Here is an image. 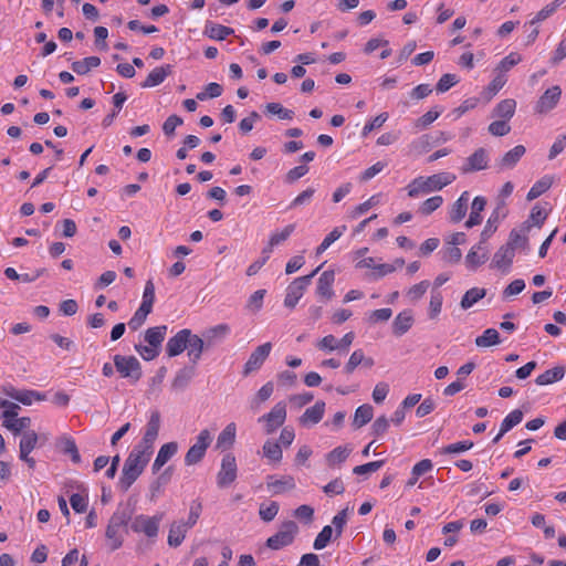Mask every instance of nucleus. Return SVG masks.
I'll use <instances>...</instances> for the list:
<instances>
[{"label": "nucleus", "instance_id": "1", "mask_svg": "<svg viewBox=\"0 0 566 566\" xmlns=\"http://www.w3.org/2000/svg\"><path fill=\"white\" fill-rule=\"evenodd\" d=\"M153 451L135 444L124 461L122 474L118 480V485L123 491H127L143 474L147 467Z\"/></svg>", "mask_w": 566, "mask_h": 566}, {"label": "nucleus", "instance_id": "2", "mask_svg": "<svg viewBox=\"0 0 566 566\" xmlns=\"http://www.w3.org/2000/svg\"><path fill=\"white\" fill-rule=\"evenodd\" d=\"M454 180L455 175L452 172H439L429 177H418L407 186L408 196L417 198L422 193L438 191Z\"/></svg>", "mask_w": 566, "mask_h": 566}, {"label": "nucleus", "instance_id": "3", "mask_svg": "<svg viewBox=\"0 0 566 566\" xmlns=\"http://www.w3.org/2000/svg\"><path fill=\"white\" fill-rule=\"evenodd\" d=\"M165 514L158 512L153 516L145 514L136 515L130 523V530L134 533L144 534L148 538H156L159 532V525L164 520Z\"/></svg>", "mask_w": 566, "mask_h": 566}, {"label": "nucleus", "instance_id": "4", "mask_svg": "<svg viewBox=\"0 0 566 566\" xmlns=\"http://www.w3.org/2000/svg\"><path fill=\"white\" fill-rule=\"evenodd\" d=\"M321 266L316 268L311 274L296 277L287 287L284 298V305L290 308H294L297 302L304 295V292L312 283V279L319 271Z\"/></svg>", "mask_w": 566, "mask_h": 566}, {"label": "nucleus", "instance_id": "5", "mask_svg": "<svg viewBox=\"0 0 566 566\" xmlns=\"http://www.w3.org/2000/svg\"><path fill=\"white\" fill-rule=\"evenodd\" d=\"M114 366L123 378L135 384L142 378V365L135 356H114Z\"/></svg>", "mask_w": 566, "mask_h": 566}, {"label": "nucleus", "instance_id": "6", "mask_svg": "<svg viewBox=\"0 0 566 566\" xmlns=\"http://www.w3.org/2000/svg\"><path fill=\"white\" fill-rule=\"evenodd\" d=\"M297 531L298 526L294 521H286L274 535L268 538L266 546L274 551L281 549L292 544Z\"/></svg>", "mask_w": 566, "mask_h": 566}, {"label": "nucleus", "instance_id": "7", "mask_svg": "<svg viewBox=\"0 0 566 566\" xmlns=\"http://www.w3.org/2000/svg\"><path fill=\"white\" fill-rule=\"evenodd\" d=\"M211 441L212 437L210 431L208 429L201 430L196 438V442L189 448L185 455L186 465H195L199 463L203 459Z\"/></svg>", "mask_w": 566, "mask_h": 566}, {"label": "nucleus", "instance_id": "8", "mask_svg": "<svg viewBox=\"0 0 566 566\" xmlns=\"http://www.w3.org/2000/svg\"><path fill=\"white\" fill-rule=\"evenodd\" d=\"M286 420V406L283 401L277 402L270 412L261 416L258 421L264 422V432L272 434L275 432Z\"/></svg>", "mask_w": 566, "mask_h": 566}, {"label": "nucleus", "instance_id": "9", "mask_svg": "<svg viewBox=\"0 0 566 566\" xmlns=\"http://www.w3.org/2000/svg\"><path fill=\"white\" fill-rule=\"evenodd\" d=\"M160 423L161 418L159 411H151L145 427L144 436L137 444L154 452V444L159 433Z\"/></svg>", "mask_w": 566, "mask_h": 566}, {"label": "nucleus", "instance_id": "10", "mask_svg": "<svg viewBox=\"0 0 566 566\" xmlns=\"http://www.w3.org/2000/svg\"><path fill=\"white\" fill-rule=\"evenodd\" d=\"M272 350V344L270 342L258 346L249 356L247 363L243 366V376L258 371Z\"/></svg>", "mask_w": 566, "mask_h": 566}, {"label": "nucleus", "instance_id": "11", "mask_svg": "<svg viewBox=\"0 0 566 566\" xmlns=\"http://www.w3.org/2000/svg\"><path fill=\"white\" fill-rule=\"evenodd\" d=\"M237 462L235 458L231 453L223 455L221 460V468L217 475V484L223 489L233 483L237 479Z\"/></svg>", "mask_w": 566, "mask_h": 566}, {"label": "nucleus", "instance_id": "12", "mask_svg": "<svg viewBox=\"0 0 566 566\" xmlns=\"http://www.w3.org/2000/svg\"><path fill=\"white\" fill-rule=\"evenodd\" d=\"M490 163V153L488 149L480 147L471 154L461 166V171L463 174L476 172L480 170H484L489 167Z\"/></svg>", "mask_w": 566, "mask_h": 566}, {"label": "nucleus", "instance_id": "13", "mask_svg": "<svg viewBox=\"0 0 566 566\" xmlns=\"http://www.w3.org/2000/svg\"><path fill=\"white\" fill-rule=\"evenodd\" d=\"M506 202L503 200H499L496 203L495 209L492 211L491 216L488 219V222L481 232V238L483 241H488L490 237L496 231L497 223L501 219H504L506 217Z\"/></svg>", "mask_w": 566, "mask_h": 566}, {"label": "nucleus", "instance_id": "14", "mask_svg": "<svg viewBox=\"0 0 566 566\" xmlns=\"http://www.w3.org/2000/svg\"><path fill=\"white\" fill-rule=\"evenodd\" d=\"M190 329H180L175 336L170 337L166 344V353L169 357H176L187 349L189 343Z\"/></svg>", "mask_w": 566, "mask_h": 566}, {"label": "nucleus", "instance_id": "15", "mask_svg": "<svg viewBox=\"0 0 566 566\" xmlns=\"http://www.w3.org/2000/svg\"><path fill=\"white\" fill-rule=\"evenodd\" d=\"M486 241L481 238L480 242L471 248L465 256V264L470 270H475L480 265L484 264L489 258V250L486 248Z\"/></svg>", "mask_w": 566, "mask_h": 566}, {"label": "nucleus", "instance_id": "16", "mask_svg": "<svg viewBox=\"0 0 566 566\" xmlns=\"http://www.w3.org/2000/svg\"><path fill=\"white\" fill-rule=\"evenodd\" d=\"M178 451V443L175 441L164 443L151 464V472L158 473L161 468L174 457Z\"/></svg>", "mask_w": 566, "mask_h": 566}, {"label": "nucleus", "instance_id": "17", "mask_svg": "<svg viewBox=\"0 0 566 566\" xmlns=\"http://www.w3.org/2000/svg\"><path fill=\"white\" fill-rule=\"evenodd\" d=\"M562 90L559 86H552L547 88L544 94L539 97L536 104V111L538 113H547L553 109L559 98H560Z\"/></svg>", "mask_w": 566, "mask_h": 566}, {"label": "nucleus", "instance_id": "18", "mask_svg": "<svg viewBox=\"0 0 566 566\" xmlns=\"http://www.w3.org/2000/svg\"><path fill=\"white\" fill-rule=\"evenodd\" d=\"M515 253L509 248L506 244L500 247V249L494 253L491 268H495L507 272L513 263V259Z\"/></svg>", "mask_w": 566, "mask_h": 566}, {"label": "nucleus", "instance_id": "19", "mask_svg": "<svg viewBox=\"0 0 566 566\" xmlns=\"http://www.w3.org/2000/svg\"><path fill=\"white\" fill-rule=\"evenodd\" d=\"M530 224H524L521 230L513 229L510 232L509 240L505 243L512 251L515 253L517 250L526 251L528 248V238L527 231L530 230Z\"/></svg>", "mask_w": 566, "mask_h": 566}, {"label": "nucleus", "instance_id": "20", "mask_svg": "<svg viewBox=\"0 0 566 566\" xmlns=\"http://www.w3.org/2000/svg\"><path fill=\"white\" fill-rule=\"evenodd\" d=\"M230 334L228 324H218L203 331L202 336L206 340L207 348L221 343Z\"/></svg>", "mask_w": 566, "mask_h": 566}, {"label": "nucleus", "instance_id": "21", "mask_svg": "<svg viewBox=\"0 0 566 566\" xmlns=\"http://www.w3.org/2000/svg\"><path fill=\"white\" fill-rule=\"evenodd\" d=\"M525 151L526 149L523 145H517L505 153L503 157L496 161L495 166L499 168V170L512 169L524 156Z\"/></svg>", "mask_w": 566, "mask_h": 566}, {"label": "nucleus", "instance_id": "22", "mask_svg": "<svg viewBox=\"0 0 566 566\" xmlns=\"http://www.w3.org/2000/svg\"><path fill=\"white\" fill-rule=\"evenodd\" d=\"M325 412V402L319 400L314 406L307 408L305 412L300 417V423L302 426H313L318 423Z\"/></svg>", "mask_w": 566, "mask_h": 566}, {"label": "nucleus", "instance_id": "23", "mask_svg": "<svg viewBox=\"0 0 566 566\" xmlns=\"http://www.w3.org/2000/svg\"><path fill=\"white\" fill-rule=\"evenodd\" d=\"M470 199L469 191H463L449 210V219L452 223L460 222L467 214Z\"/></svg>", "mask_w": 566, "mask_h": 566}, {"label": "nucleus", "instance_id": "24", "mask_svg": "<svg viewBox=\"0 0 566 566\" xmlns=\"http://www.w3.org/2000/svg\"><path fill=\"white\" fill-rule=\"evenodd\" d=\"M190 527L185 523V521H175L170 524L169 533H168V545L171 547H178L184 542L187 532Z\"/></svg>", "mask_w": 566, "mask_h": 566}, {"label": "nucleus", "instance_id": "25", "mask_svg": "<svg viewBox=\"0 0 566 566\" xmlns=\"http://www.w3.org/2000/svg\"><path fill=\"white\" fill-rule=\"evenodd\" d=\"M334 281L335 272L333 270L324 271L318 277L316 293L327 300L332 298L334 296V291L332 289Z\"/></svg>", "mask_w": 566, "mask_h": 566}, {"label": "nucleus", "instance_id": "26", "mask_svg": "<svg viewBox=\"0 0 566 566\" xmlns=\"http://www.w3.org/2000/svg\"><path fill=\"white\" fill-rule=\"evenodd\" d=\"M187 348L190 361L197 364L200 360L205 348H207V344L203 336L200 337L190 331V337L189 343L187 344Z\"/></svg>", "mask_w": 566, "mask_h": 566}, {"label": "nucleus", "instance_id": "27", "mask_svg": "<svg viewBox=\"0 0 566 566\" xmlns=\"http://www.w3.org/2000/svg\"><path fill=\"white\" fill-rule=\"evenodd\" d=\"M172 72V66L166 64L163 66L155 67L142 83V87H155L161 84L165 78Z\"/></svg>", "mask_w": 566, "mask_h": 566}, {"label": "nucleus", "instance_id": "28", "mask_svg": "<svg viewBox=\"0 0 566 566\" xmlns=\"http://www.w3.org/2000/svg\"><path fill=\"white\" fill-rule=\"evenodd\" d=\"M486 206V199L482 196H476L471 205V212L469 219L465 221V227L471 229L482 222L481 212Z\"/></svg>", "mask_w": 566, "mask_h": 566}, {"label": "nucleus", "instance_id": "29", "mask_svg": "<svg viewBox=\"0 0 566 566\" xmlns=\"http://www.w3.org/2000/svg\"><path fill=\"white\" fill-rule=\"evenodd\" d=\"M268 489L273 494H281L284 491L293 490L295 488L294 478L291 475L283 476L282 479H274L273 475L268 476Z\"/></svg>", "mask_w": 566, "mask_h": 566}, {"label": "nucleus", "instance_id": "30", "mask_svg": "<svg viewBox=\"0 0 566 566\" xmlns=\"http://www.w3.org/2000/svg\"><path fill=\"white\" fill-rule=\"evenodd\" d=\"M203 33L212 40L222 41L227 36L233 34L234 30L232 28H229V27H226L222 24L207 21V23L205 25Z\"/></svg>", "mask_w": 566, "mask_h": 566}, {"label": "nucleus", "instance_id": "31", "mask_svg": "<svg viewBox=\"0 0 566 566\" xmlns=\"http://www.w3.org/2000/svg\"><path fill=\"white\" fill-rule=\"evenodd\" d=\"M7 395L25 406L32 405L33 401L44 400V395L35 390H17L12 388L10 391L7 392Z\"/></svg>", "mask_w": 566, "mask_h": 566}, {"label": "nucleus", "instance_id": "32", "mask_svg": "<svg viewBox=\"0 0 566 566\" xmlns=\"http://www.w3.org/2000/svg\"><path fill=\"white\" fill-rule=\"evenodd\" d=\"M515 108V99L506 98L496 104L492 112V116L509 122L514 116Z\"/></svg>", "mask_w": 566, "mask_h": 566}, {"label": "nucleus", "instance_id": "33", "mask_svg": "<svg viewBox=\"0 0 566 566\" xmlns=\"http://www.w3.org/2000/svg\"><path fill=\"white\" fill-rule=\"evenodd\" d=\"M413 317L410 311L400 312L392 322V332L396 336H402L412 326Z\"/></svg>", "mask_w": 566, "mask_h": 566}, {"label": "nucleus", "instance_id": "34", "mask_svg": "<svg viewBox=\"0 0 566 566\" xmlns=\"http://www.w3.org/2000/svg\"><path fill=\"white\" fill-rule=\"evenodd\" d=\"M263 457L269 463L279 464L282 461L283 452L281 444L273 440H266L262 447Z\"/></svg>", "mask_w": 566, "mask_h": 566}, {"label": "nucleus", "instance_id": "35", "mask_svg": "<svg viewBox=\"0 0 566 566\" xmlns=\"http://www.w3.org/2000/svg\"><path fill=\"white\" fill-rule=\"evenodd\" d=\"M237 434V426L234 422H230L226 426V428L220 432L217 439V448L221 450H227L234 443Z\"/></svg>", "mask_w": 566, "mask_h": 566}, {"label": "nucleus", "instance_id": "36", "mask_svg": "<svg viewBox=\"0 0 566 566\" xmlns=\"http://www.w3.org/2000/svg\"><path fill=\"white\" fill-rule=\"evenodd\" d=\"M565 376V368L562 366L554 367L538 375L535 379L536 385L538 386H547L559 381Z\"/></svg>", "mask_w": 566, "mask_h": 566}, {"label": "nucleus", "instance_id": "37", "mask_svg": "<svg viewBox=\"0 0 566 566\" xmlns=\"http://www.w3.org/2000/svg\"><path fill=\"white\" fill-rule=\"evenodd\" d=\"M486 295V290L482 287H472L468 290L460 302L462 310L467 311L475 305L480 300Z\"/></svg>", "mask_w": 566, "mask_h": 566}, {"label": "nucleus", "instance_id": "38", "mask_svg": "<svg viewBox=\"0 0 566 566\" xmlns=\"http://www.w3.org/2000/svg\"><path fill=\"white\" fill-rule=\"evenodd\" d=\"M101 59L98 56H88L81 61H75L72 63L71 67L73 72L78 75L87 74L92 69L99 66Z\"/></svg>", "mask_w": 566, "mask_h": 566}, {"label": "nucleus", "instance_id": "39", "mask_svg": "<svg viewBox=\"0 0 566 566\" xmlns=\"http://www.w3.org/2000/svg\"><path fill=\"white\" fill-rule=\"evenodd\" d=\"M195 376V368L193 367H184L179 369L172 380V388L176 390H182L185 389L192 377Z\"/></svg>", "mask_w": 566, "mask_h": 566}, {"label": "nucleus", "instance_id": "40", "mask_svg": "<svg viewBox=\"0 0 566 566\" xmlns=\"http://www.w3.org/2000/svg\"><path fill=\"white\" fill-rule=\"evenodd\" d=\"M167 333V326L166 325H159L155 327H150L145 333V340L156 347H160L161 343L165 339Z\"/></svg>", "mask_w": 566, "mask_h": 566}, {"label": "nucleus", "instance_id": "41", "mask_svg": "<svg viewBox=\"0 0 566 566\" xmlns=\"http://www.w3.org/2000/svg\"><path fill=\"white\" fill-rule=\"evenodd\" d=\"M373 416L374 408L368 403L361 405L355 411L353 424L356 428H361L373 419Z\"/></svg>", "mask_w": 566, "mask_h": 566}, {"label": "nucleus", "instance_id": "42", "mask_svg": "<svg viewBox=\"0 0 566 566\" xmlns=\"http://www.w3.org/2000/svg\"><path fill=\"white\" fill-rule=\"evenodd\" d=\"M352 452V449L344 446V447H337L333 449L329 453L326 455V461L329 467L338 465L346 461V459L349 457Z\"/></svg>", "mask_w": 566, "mask_h": 566}, {"label": "nucleus", "instance_id": "43", "mask_svg": "<svg viewBox=\"0 0 566 566\" xmlns=\"http://www.w3.org/2000/svg\"><path fill=\"white\" fill-rule=\"evenodd\" d=\"M523 420V412L520 409H514L511 411L502 421L500 427V436H504L515 426H517Z\"/></svg>", "mask_w": 566, "mask_h": 566}, {"label": "nucleus", "instance_id": "44", "mask_svg": "<svg viewBox=\"0 0 566 566\" xmlns=\"http://www.w3.org/2000/svg\"><path fill=\"white\" fill-rule=\"evenodd\" d=\"M127 96L123 92H118L113 96L114 109L112 113L106 115L102 122L104 127H108L114 122V118L117 116L118 112L122 109L123 104L126 102Z\"/></svg>", "mask_w": 566, "mask_h": 566}, {"label": "nucleus", "instance_id": "45", "mask_svg": "<svg viewBox=\"0 0 566 566\" xmlns=\"http://www.w3.org/2000/svg\"><path fill=\"white\" fill-rule=\"evenodd\" d=\"M500 342V334L495 328H488L482 335L475 338V345L478 347H489L497 345Z\"/></svg>", "mask_w": 566, "mask_h": 566}, {"label": "nucleus", "instance_id": "46", "mask_svg": "<svg viewBox=\"0 0 566 566\" xmlns=\"http://www.w3.org/2000/svg\"><path fill=\"white\" fill-rule=\"evenodd\" d=\"M553 180L549 176H545L536 181L527 193V200H534L546 192L552 187Z\"/></svg>", "mask_w": 566, "mask_h": 566}, {"label": "nucleus", "instance_id": "47", "mask_svg": "<svg viewBox=\"0 0 566 566\" xmlns=\"http://www.w3.org/2000/svg\"><path fill=\"white\" fill-rule=\"evenodd\" d=\"M3 426L12 431L13 434H20L21 432L28 431L27 429L31 426V418L21 417L12 420H3Z\"/></svg>", "mask_w": 566, "mask_h": 566}, {"label": "nucleus", "instance_id": "48", "mask_svg": "<svg viewBox=\"0 0 566 566\" xmlns=\"http://www.w3.org/2000/svg\"><path fill=\"white\" fill-rule=\"evenodd\" d=\"M265 111L268 114L276 115L280 119L291 120L294 117V112L292 109L283 107L280 103H268L265 105Z\"/></svg>", "mask_w": 566, "mask_h": 566}, {"label": "nucleus", "instance_id": "49", "mask_svg": "<svg viewBox=\"0 0 566 566\" xmlns=\"http://www.w3.org/2000/svg\"><path fill=\"white\" fill-rule=\"evenodd\" d=\"M132 520V511L128 507H118L112 515L109 523L117 528H120Z\"/></svg>", "mask_w": 566, "mask_h": 566}, {"label": "nucleus", "instance_id": "50", "mask_svg": "<svg viewBox=\"0 0 566 566\" xmlns=\"http://www.w3.org/2000/svg\"><path fill=\"white\" fill-rule=\"evenodd\" d=\"M60 446H61V451L64 454H69L71 457L72 462H74V463L81 462V455L78 453V449L76 447L74 439L63 438Z\"/></svg>", "mask_w": 566, "mask_h": 566}, {"label": "nucleus", "instance_id": "51", "mask_svg": "<svg viewBox=\"0 0 566 566\" xmlns=\"http://www.w3.org/2000/svg\"><path fill=\"white\" fill-rule=\"evenodd\" d=\"M564 2V0H555L552 3L545 6L541 11L536 13V15L530 21V24H536L544 20H546L548 17H551L556 9Z\"/></svg>", "mask_w": 566, "mask_h": 566}, {"label": "nucleus", "instance_id": "52", "mask_svg": "<svg viewBox=\"0 0 566 566\" xmlns=\"http://www.w3.org/2000/svg\"><path fill=\"white\" fill-rule=\"evenodd\" d=\"M279 509L277 502L271 501L269 503H262L260 505L259 515L264 522H271L276 516Z\"/></svg>", "mask_w": 566, "mask_h": 566}, {"label": "nucleus", "instance_id": "53", "mask_svg": "<svg viewBox=\"0 0 566 566\" xmlns=\"http://www.w3.org/2000/svg\"><path fill=\"white\" fill-rule=\"evenodd\" d=\"M443 296L441 292L432 290L429 303V317L434 319L441 312Z\"/></svg>", "mask_w": 566, "mask_h": 566}, {"label": "nucleus", "instance_id": "54", "mask_svg": "<svg viewBox=\"0 0 566 566\" xmlns=\"http://www.w3.org/2000/svg\"><path fill=\"white\" fill-rule=\"evenodd\" d=\"M521 61H522L521 55L516 52H512L507 56L502 59V61L500 62V64L497 65L495 71L505 74L513 66L518 64Z\"/></svg>", "mask_w": 566, "mask_h": 566}, {"label": "nucleus", "instance_id": "55", "mask_svg": "<svg viewBox=\"0 0 566 566\" xmlns=\"http://www.w3.org/2000/svg\"><path fill=\"white\" fill-rule=\"evenodd\" d=\"M333 535V528L329 525H326L322 528V531L317 534L313 547L316 551H321L327 546Z\"/></svg>", "mask_w": 566, "mask_h": 566}, {"label": "nucleus", "instance_id": "56", "mask_svg": "<svg viewBox=\"0 0 566 566\" xmlns=\"http://www.w3.org/2000/svg\"><path fill=\"white\" fill-rule=\"evenodd\" d=\"M119 530L120 528H117L112 524L107 525L105 535H106V538L109 541L111 551L118 549L123 544V538L119 535Z\"/></svg>", "mask_w": 566, "mask_h": 566}, {"label": "nucleus", "instance_id": "57", "mask_svg": "<svg viewBox=\"0 0 566 566\" xmlns=\"http://www.w3.org/2000/svg\"><path fill=\"white\" fill-rule=\"evenodd\" d=\"M442 203L443 198L441 196H433L421 203L419 212L424 216H428L436 211L438 208H440Z\"/></svg>", "mask_w": 566, "mask_h": 566}, {"label": "nucleus", "instance_id": "58", "mask_svg": "<svg viewBox=\"0 0 566 566\" xmlns=\"http://www.w3.org/2000/svg\"><path fill=\"white\" fill-rule=\"evenodd\" d=\"M441 113L442 109L437 107L428 111L426 114H423L421 117L417 119L416 127L419 129L428 127L440 116Z\"/></svg>", "mask_w": 566, "mask_h": 566}, {"label": "nucleus", "instance_id": "59", "mask_svg": "<svg viewBox=\"0 0 566 566\" xmlns=\"http://www.w3.org/2000/svg\"><path fill=\"white\" fill-rule=\"evenodd\" d=\"M488 130L493 136L502 137V136L507 135L511 132V126L509 125V123L506 120L499 119V120L492 122L489 125Z\"/></svg>", "mask_w": 566, "mask_h": 566}, {"label": "nucleus", "instance_id": "60", "mask_svg": "<svg viewBox=\"0 0 566 566\" xmlns=\"http://www.w3.org/2000/svg\"><path fill=\"white\" fill-rule=\"evenodd\" d=\"M39 440V436L35 431L29 430L22 433V438L19 443V448H23L24 450L33 451L36 447Z\"/></svg>", "mask_w": 566, "mask_h": 566}, {"label": "nucleus", "instance_id": "61", "mask_svg": "<svg viewBox=\"0 0 566 566\" xmlns=\"http://www.w3.org/2000/svg\"><path fill=\"white\" fill-rule=\"evenodd\" d=\"M201 512H202V504L199 500H195L190 503V506H189V515H188V520L185 521V523L190 527L192 528L200 515H201Z\"/></svg>", "mask_w": 566, "mask_h": 566}, {"label": "nucleus", "instance_id": "62", "mask_svg": "<svg viewBox=\"0 0 566 566\" xmlns=\"http://www.w3.org/2000/svg\"><path fill=\"white\" fill-rule=\"evenodd\" d=\"M429 285H430L429 281H427V280L421 281L420 283L415 284L413 286H411L408 290L407 296L412 302L418 301V300H420L424 295V293L427 292Z\"/></svg>", "mask_w": 566, "mask_h": 566}, {"label": "nucleus", "instance_id": "63", "mask_svg": "<svg viewBox=\"0 0 566 566\" xmlns=\"http://www.w3.org/2000/svg\"><path fill=\"white\" fill-rule=\"evenodd\" d=\"M458 82L459 78L455 74L447 73L440 77L436 88L439 93H444L449 91L452 86H454Z\"/></svg>", "mask_w": 566, "mask_h": 566}, {"label": "nucleus", "instance_id": "64", "mask_svg": "<svg viewBox=\"0 0 566 566\" xmlns=\"http://www.w3.org/2000/svg\"><path fill=\"white\" fill-rule=\"evenodd\" d=\"M566 57V30L563 33L562 40L558 43L556 50L551 59L552 64L557 65Z\"/></svg>", "mask_w": 566, "mask_h": 566}]
</instances>
